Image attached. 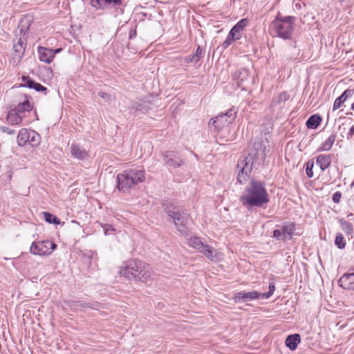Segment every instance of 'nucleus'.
Returning <instances> with one entry per match:
<instances>
[{
	"label": "nucleus",
	"instance_id": "obj_1",
	"mask_svg": "<svg viewBox=\"0 0 354 354\" xmlns=\"http://www.w3.org/2000/svg\"><path fill=\"white\" fill-rule=\"evenodd\" d=\"M266 157V147L261 142L254 143V151L244 158H241L237 163V182L245 184L249 179L254 166L262 165Z\"/></svg>",
	"mask_w": 354,
	"mask_h": 354
},
{
	"label": "nucleus",
	"instance_id": "obj_2",
	"mask_svg": "<svg viewBox=\"0 0 354 354\" xmlns=\"http://www.w3.org/2000/svg\"><path fill=\"white\" fill-rule=\"evenodd\" d=\"M270 201L265 183L251 179L240 196L242 205L250 210L252 207H261Z\"/></svg>",
	"mask_w": 354,
	"mask_h": 354
},
{
	"label": "nucleus",
	"instance_id": "obj_3",
	"mask_svg": "<svg viewBox=\"0 0 354 354\" xmlns=\"http://www.w3.org/2000/svg\"><path fill=\"white\" fill-rule=\"evenodd\" d=\"M120 273L129 280L134 279L143 283L151 281L153 275L149 265L140 260L129 261L126 266L120 269Z\"/></svg>",
	"mask_w": 354,
	"mask_h": 354
},
{
	"label": "nucleus",
	"instance_id": "obj_4",
	"mask_svg": "<svg viewBox=\"0 0 354 354\" xmlns=\"http://www.w3.org/2000/svg\"><path fill=\"white\" fill-rule=\"evenodd\" d=\"M145 171L142 169H130L118 174V189L124 193L139 183L145 180Z\"/></svg>",
	"mask_w": 354,
	"mask_h": 354
},
{
	"label": "nucleus",
	"instance_id": "obj_5",
	"mask_svg": "<svg viewBox=\"0 0 354 354\" xmlns=\"http://www.w3.org/2000/svg\"><path fill=\"white\" fill-rule=\"evenodd\" d=\"M163 206L167 214L173 219L177 230L183 236L188 235L189 215L174 204L165 203Z\"/></svg>",
	"mask_w": 354,
	"mask_h": 354
},
{
	"label": "nucleus",
	"instance_id": "obj_6",
	"mask_svg": "<svg viewBox=\"0 0 354 354\" xmlns=\"http://www.w3.org/2000/svg\"><path fill=\"white\" fill-rule=\"evenodd\" d=\"M295 19L294 17H281L279 13L272 22V26L277 35L284 39L290 38Z\"/></svg>",
	"mask_w": 354,
	"mask_h": 354
},
{
	"label": "nucleus",
	"instance_id": "obj_7",
	"mask_svg": "<svg viewBox=\"0 0 354 354\" xmlns=\"http://www.w3.org/2000/svg\"><path fill=\"white\" fill-rule=\"evenodd\" d=\"M17 141L20 147H24L27 143H29L32 147H35L40 144L41 137L35 131L21 129L19 131Z\"/></svg>",
	"mask_w": 354,
	"mask_h": 354
},
{
	"label": "nucleus",
	"instance_id": "obj_8",
	"mask_svg": "<svg viewBox=\"0 0 354 354\" xmlns=\"http://www.w3.org/2000/svg\"><path fill=\"white\" fill-rule=\"evenodd\" d=\"M57 248V245L48 240L34 241L30 248V252L34 255L48 256Z\"/></svg>",
	"mask_w": 354,
	"mask_h": 354
},
{
	"label": "nucleus",
	"instance_id": "obj_9",
	"mask_svg": "<svg viewBox=\"0 0 354 354\" xmlns=\"http://www.w3.org/2000/svg\"><path fill=\"white\" fill-rule=\"evenodd\" d=\"M236 84L242 90H246L249 83L253 82L252 77L250 76L249 71L246 68H241L234 74Z\"/></svg>",
	"mask_w": 354,
	"mask_h": 354
},
{
	"label": "nucleus",
	"instance_id": "obj_10",
	"mask_svg": "<svg viewBox=\"0 0 354 354\" xmlns=\"http://www.w3.org/2000/svg\"><path fill=\"white\" fill-rule=\"evenodd\" d=\"M163 161L170 167H179L183 164V160L179 154L173 151H167L162 154Z\"/></svg>",
	"mask_w": 354,
	"mask_h": 354
},
{
	"label": "nucleus",
	"instance_id": "obj_11",
	"mask_svg": "<svg viewBox=\"0 0 354 354\" xmlns=\"http://www.w3.org/2000/svg\"><path fill=\"white\" fill-rule=\"evenodd\" d=\"M261 299V292L256 290L251 292L241 291L235 293L234 300L236 303L248 302L252 300Z\"/></svg>",
	"mask_w": 354,
	"mask_h": 354
},
{
	"label": "nucleus",
	"instance_id": "obj_12",
	"mask_svg": "<svg viewBox=\"0 0 354 354\" xmlns=\"http://www.w3.org/2000/svg\"><path fill=\"white\" fill-rule=\"evenodd\" d=\"M26 37H20L18 39V41L13 45L14 50V56L13 59L14 62L18 64L21 59H22L26 46Z\"/></svg>",
	"mask_w": 354,
	"mask_h": 354
},
{
	"label": "nucleus",
	"instance_id": "obj_13",
	"mask_svg": "<svg viewBox=\"0 0 354 354\" xmlns=\"http://www.w3.org/2000/svg\"><path fill=\"white\" fill-rule=\"evenodd\" d=\"M122 4L121 0H91V5L96 9H118Z\"/></svg>",
	"mask_w": 354,
	"mask_h": 354
},
{
	"label": "nucleus",
	"instance_id": "obj_14",
	"mask_svg": "<svg viewBox=\"0 0 354 354\" xmlns=\"http://www.w3.org/2000/svg\"><path fill=\"white\" fill-rule=\"evenodd\" d=\"M61 50L62 48L50 49L40 46L38 48L39 59L41 62L50 64L53 60L55 55Z\"/></svg>",
	"mask_w": 354,
	"mask_h": 354
},
{
	"label": "nucleus",
	"instance_id": "obj_15",
	"mask_svg": "<svg viewBox=\"0 0 354 354\" xmlns=\"http://www.w3.org/2000/svg\"><path fill=\"white\" fill-rule=\"evenodd\" d=\"M23 84L19 85V87H27L29 88H33L38 92H44L47 90L46 87L44 86L39 83L35 82L29 76H22L21 77Z\"/></svg>",
	"mask_w": 354,
	"mask_h": 354
},
{
	"label": "nucleus",
	"instance_id": "obj_16",
	"mask_svg": "<svg viewBox=\"0 0 354 354\" xmlns=\"http://www.w3.org/2000/svg\"><path fill=\"white\" fill-rule=\"evenodd\" d=\"M332 161V155L320 154L316 157V164L323 172L329 167Z\"/></svg>",
	"mask_w": 354,
	"mask_h": 354
},
{
	"label": "nucleus",
	"instance_id": "obj_17",
	"mask_svg": "<svg viewBox=\"0 0 354 354\" xmlns=\"http://www.w3.org/2000/svg\"><path fill=\"white\" fill-rule=\"evenodd\" d=\"M30 21L28 19H22L18 25L16 30V34L18 35V32L20 37H26L27 38L28 33L30 30Z\"/></svg>",
	"mask_w": 354,
	"mask_h": 354
},
{
	"label": "nucleus",
	"instance_id": "obj_18",
	"mask_svg": "<svg viewBox=\"0 0 354 354\" xmlns=\"http://www.w3.org/2000/svg\"><path fill=\"white\" fill-rule=\"evenodd\" d=\"M248 21L247 19H242L230 30L232 35H234L236 39H239L241 37V32L243 29L247 26Z\"/></svg>",
	"mask_w": 354,
	"mask_h": 354
},
{
	"label": "nucleus",
	"instance_id": "obj_19",
	"mask_svg": "<svg viewBox=\"0 0 354 354\" xmlns=\"http://www.w3.org/2000/svg\"><path fill=\"white\" fill-rule=\"evenodd\" d=\"M71 153L73 157L80 160H83L87 156V152L79 144H72Z\"/></svg>",
	"mask_w": 354,
	"mask_h": 354
},
{
	"label": "nucleus",
	"instance_id": "obj_20",
	"mask_svg": "<svg viewBox=\"0 0 354 354\" xmlns=\"http://www.w3.org/2000/svg\"><path fill=\"white\" fill-rule=\"evenodd\" d=\"M284 241L290 240L295 234V225L293 223H288L281 227Z\"/></svg>",
	"mask_w": 354,
	"mask_h": 354
},
{
	"label": "nucleus",
	"instance_id": "obj_21",
	"mask_svg": "<svg viewBox=\"0 0 354 354\" xmlns=\"http://www.w3.org/2000/svg\"><path fill=\"white\" fill-rule=\"evenodd\" d=\"M301 342V337L299 334L289 335L285 341L286 346L291 351H295Z\"/></svg>",
	"mask_w": 354,
	"mask_h": 354
},
{
	"label": "nucleus",
	"instance_id": "obj_22",
	"mask_svg": "<svg viewBox=\"0 0 354 354\" xmlns=\"http://www.w3.org/2000/svg\"><path fill=\"white\" fill-rule=\"evenodd\" d=\"M24 100L19 102L15 109L21 115L25 111H30L33 108V104L29 101L27 95H24Z\"/></svg>",
	"mask_w": 354,
	"mask_h": 354
},
{
	"label": "nucleus",
	"instance_id": "obj_23",
	"mask_svg": "<svg viewBox=\"0 0 354 354\" xmlns=\"http://www.w3.org/2000/svg\"><path fill=\"white\" fill-rule=\"evenodd\" d=\"M353 93L354 90L353 89H346L344 91L343 93L335 100L333 107V111L338 109L348 97L353 95Z\"/></svg>",
	"mask_w": 354,
	"mask_h": 354
},
{
	"label": "nucleus",
	"instance_id": "obj_24",
	"mask_svg": "<svg viewBox=\"0 0 354 354\" xmlns=\"http://www.w3.org/2000/svg\"><path fill=\"white\" fill-rule=\"evenodd\" d=\"M23 116L15 109H12L7 115V120L12 125L19 124L22 122Z\"/></svg>",
	"mask_w": 354,
	"mask_h": 354
},
{
	"label": "nucleus",
	"instance_id": "obj_25",
	"mask_svg": "<svg viewBox=\"0 0 354 354\" xmlns=\"http://www.w3.org/2000/svg\"><path fill=\"white\" fill-rule=\"evenodd\" d=\"M336 134L332 133L326 140L325 142L317 149V152L321 151H329L335 140Z\"/></svg>",
	"mask_w": 354,
	"mask_h": 354
},
{
	"label": "nucleus",
	"instance_id": "obj_26",
	"mask_svg": "<svg viewBox=\"0 0 354 354\" xmlns=\"http://www.w3.org/2000/svg\"><path fill=\"white\" fill-rule=\"evenodd\" d=\"M200 252L203 253L208 259L212 261H215L217 259L215 249L207 244L204 245V249H201Z\"/></svg>",
	"mask_w": 354,
	"mask_h": 354
},
{
	"label": "nucleus",
	"instance_id": "obj_27",
	"mask_svg": "<svg viewBox=\"0 0 354 354\" xmlns=\"http://www.w3.org/2000/svg\"><path fill=\"white\" fill-rule=\"evenodd\" d=\"M322 122V118L317 114L312 115L306 121V125L308 129H315Z\"/></svg>",
	"mask_w": 354,
	"mask_h": 354
},
{
	"label": "nucleus",
	"instance_id": "obj_28",
	"mask_svg": "<svg viewBox=\"0 0 354 354\" xmlns=\"http://www.w3.org/2000/svg\"><path fill=\"white\" fill-rule=\"evenodd\" d=\"M188 245L200 252L201 249H204V243L199 237H190L187 241Z\"/></svg>",
	"mask_w": 354,
	"mask_h": 354
},
{
	"label": "nucleus",
	"instance_id": "obj_29",
	"mask_svg": "<svg viewBox=\"0 0 354 354\" xmlns=\"http://www.w3.org/2000/svg\"><path fill=\"white\" fill-rule=\"evenodd\" d=\"M236 117V113L233 112L232 110L227 111L225 113H221L218 116L216 117V120L218 121H222L225 119V122L227 124L232 123Z\"/></svg>",
	"mask_w": 354,
	"mask_h": 354
},
{
	"label": "nucleus",
	"instance_id": "obj_30",
	"mask_svg": "<svg viewBox=\"0 0 354 354\" xmlns=\"http://www.w3.org/2000/svg\"><path fill=\"white\" fill-rule=\"evenodd\" d=\"M43 215L44 220L48 223L55 225L60 223L59 218L49 212H43Z\"/></svg>",
	"mask_w": 354,
	"mask_h": 354
},
{
	"label": "nucleus",
	"instance_id": "obj_31",
	"mask_svg": "<svg viewBox=\"0 0 354 354\" xmlns=\"http://www.w3.org/2000/svg\"><path fill=\"white\" fill-rule=\"evenodd\" d=\"M341 227L347 234H350L353 232V225L347 221H340Z\"/></svg>",
	"mask_w": 354,
	"mask_h": 354
},
{
	"label": "nucleus",
	"instance_id": "obj_32",
	"mask_svg": "<svg viewBox=\"0 0 354 354\" xmlns=\"http://www.w3.org/2000/svg\"><path fill=\"white\" fill-rule=\"evenodd\" d=\"M335 244L339 249H343L345 248L346 241L342 234H337L335 239Z\"/></svg>",
	"mask_w": 354,
	"mask_h": 354
},
{
	"label": "nucleus",
	"instance_id": "obj_33",
	"mask_svg": "<svg viewBox=\"0 0 354 354\" xmlns=\"http://www.w3.org/2000/svg\"><path fill=\"white\" fill-rule=\"evenodd\" d=\"M339 283L348 282L351 284L354 283V272L345 274L339 279Z\"/></svg>",
	"mask_w": 354,
	"mask_h": 354
},
{
	"label": "nucleus",
	"instance_id": "obj_34",
	"mask_svg": "<svg viewBox=\"0 0 354 354\" xmlns=\"http://www.w3.org/2000/svg\"><path fill=\"white\" fill-rule=\"evenodd\" d=\"M313 167H314V161L313 160H308L306 163V175L308 178L313 177V175H314L313 171Z\"/></svg>",
	"mask_w": 354,
	"mask_h": 354
},
{
	"label": "nucleus",
	"instance_id": "obj_35",
	"mask_svg": "<svg viewBox=\"0 0 354 354\" xmlns=\"http://www.w3.org/2000/svg\"><path fill=\"white\" fill-rule=\"evenodd\" d=\"M236 40H238V39H236V37L234 35H232L231 32H230L228 33V35H227L226 39L223 43V48H227L230 44H232V42H234Z\"/></svg>",
	"mask_w": 354,
	"mask_h": 354
},
{
	"label": "nucleus",
	"instance_id": "obj_36",
	"mask_svg": "<svg viewBox=\"0 0 354 354\" xmlns=\"http://www.w3.org/2000/svg\"><path fill=\"white\" fill-rule=\"evenodd\" d=\"M275 290V286L273 283H270L269 285V291L267 292L261 293V299H268L270 297Z\"/></svg>",
	"mask_w": 354,
	"mask_h": 354
},
{
	"label": "nucleus",
	"instance_id": "obj_37",
	"mask_svg": "<svg viewBox=\"0 0 354 354\" xmlns=\"http://www.w3.org/2000/svg\"><path fill=\"white\" fill-rule=\"evenodd\" d=\"M101 227L104 230V234L106 236L113 234V232L115 230V229L111 225L107 223H102Z\"/></svg>",
	"mask_w": 354,
	"mask_h": 354
},
{
	"label": "nucleus",
	"instance_id": "obj_38",
	"mask_svg": "<svg viewBox=\"0 0 354 354\" xmlns=\"http://www.w3.org/2000/svg\"><path fill=\"white\" fill-rule=\"evenodd\" d=\"M202 55V48L198 46L194 54L192 55V59H190V62H198Z\"/></svg>",
	"mask_w": 354,
	"mask_h": 354
},
{
	"label": "nucleus",
	"instance_id": "obj_39",
	"mask_svg": "<svg viewBox=\"0 0 354 354\" xmlns=\"http://www.w3.org/2000/svg\"><path fill=\"white\" fill-rule=\"evenodd\" d=\"M289 98V95L286 92L281 93L277 97L275 100H277V103L279 104L282 102H285L288 100Z\"/></svg>",
	"mask_w": 354,
	"mask_h": 354
},
{
	"label": "nucleus",
	"instance_id": "obj_40",
	"mask_svg": "<svg viewBox=\"0 0 354 354\" xmlns=\"http://www.w3.org/2000/svg\"><path fill=\"white\" fill-rule=\"evenodd\" d=\"M281 233L282 232L281 228L276 229L273 231V237L276 238L277 240L283 241L284 239Z\"/></svg>",
	"mask_w": 354,
	"mask_h": 354
},
{
	"label": "nucleus",
	"instance_id": "obj_41",
	"mask_svg": "<svg viewBox=\"0 0 354 354\" xmlns=\"http://www.w3.org/2000/svg\"><path fill=\"white\" fill-rule=\"evenodd\" d=\"M0 131L3 133H6L9 135H12L15 132V130L3 126H0Z\"/></svg>",
	"mask_w": 354,
	"mask_h": 354
},
{
	"label": "nucleus",
	"instance_id": "obj_42",
	"mask_svg": "<svg viewBox=\"0 0 354 354\" xmlns=\"http://www.w3.org/2000/svg\"><path fill=\"white\" fill-rule=\"evenodd\" d=\"M342 197V194L340 192H336L333 195V201L335 203H338L340 201V198Z\"/></svg>",
	"mask_w": 354,
	"mask_h": 354
},
{
	"label": "nucleus",
	"instance_id": "obj_43",
	"mask_svg": "<svg viewBox=\"0 0 354 354\" xmlns=\"http://www.w3.org/2000/svg\"><path fill=\"white\" fill-rule=\"evenodd\" d=\"M98 95L101 97V98H103L104 100H106V101H110L111 100V95L105 92H103V91H100L98 93Z\"/></svg>",
	"mask_w": 354,
	"mask_h": 354
},
{
	"label": "nucleus",
	"instance_id": "obj_44",
	"mask_svg": "<svg viewBox=\"0 0 354 354\" xmlns=\"http://www.w3.org/2000/svg\"><path fill=\"white\" fill-rule=\"evenodd\" d=\"M71 307H75V306L88 307V305L86 303H83L80 301H73L71 304Z\"/></svg>",
	"mask_w": 354,
	"mask_h": 354
},
{
	"label": "nucleus",
	"instance_id": "obj_45",
	"mask_svg": "<svg viewBox=\"0 0 354 354\" xmlns=\"http://www.w3.org/2000/svg\"><path fill=\"white\" fill-rule=\"evenodd\" d=\"M348 136H354V125H353L350 129H349V132L348 133Z\"/></svg>",
	"mask_w": 354,
	"mask_h": 354
},
{
	"label": "nucleus",
	"instance_id": "obj_46",
	"mask_svg": "<svg viewBox=\"0 0 354 354\" xmlns=\"http://www.w3.org/2000/svg\"><path fill=\"white\" fill-rule=\"evenodd\" d=\"M351 109L354 111V101H353V103L351 105Z\"/></svg>",
	"mask_w": 354,
	"mask_h": 354
},
{
	"label": "nucleus",
	"instance_id": "obj_47",
	"mask_svg": "<svg viewBox=\"0 0 354 354\" xmlns=\"http://www.w3.org/2000/svg\"><path fill=\"white\" fill-rule=\"evenodd\" d=\"M190 59H192V55L189 57V58H188L189 62H190Z\"/></svg>",
	"mask_w": 354,
	"mask_h": 354
},
{
	"label": "nucleus",
	"instance_id": "obj_48",
	"mask_svg": "<svg viewBox=\"0 0 354 354\" xmlns=\"http://www.w3.org/2000/svg\"><path fill=\"white\" fill-rule=\"evenodd\" d=\"M212 120H213V123H216V122L218 121V120H214V118H212Z\"/></svg>",
	"mask_w": 354,
	"mask_h": 354
},
{
	"label": "nucleus",
	"instance_id": "obj_49",
	"mask_svg": "<svg viewBox=\"0 0 354 354\" xmlns=\"http://www.w3.org/2000/svg\"><path fill=\"white\" fill-rule=\"evenodd\" d=\"M146 145H148L149 147L150 146L149 143H146Z\"/></svg>",
	"mask_w": 354,
	"mask_h": 354
}]
</instances>
